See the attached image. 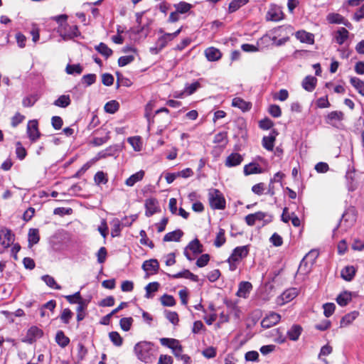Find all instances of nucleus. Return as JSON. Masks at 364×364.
I'll return each instance as SVG.
<instances>
[{
  "instance_id": "f257e3e1",
  "label": "nucleus",
  "mask_w": 364,
  "mask_h": 364,
  "mask_svg": "<svg viewBox=\"0 0 364 364\" xmlns=\"http://www.w3.org/2000/svg\"><path fill=\"white\" fill-rule=\"evenodd\" d=\"M183 28V26H181L173 33L166 32L162 28H159L158 33L160 36L158 37L155 45L149 48V53L152 55L159 54L171 41L179 35Z\"/></svg>"
},
{
  "instance_id": "f03ea898",
  "label": "nucleus",
  "mask_w": 364,
  "mask_h": 364,
  "mask_svg": "<svg viewBox=\"0 0 364 364\" xmlns=\"http://www.w3.org/2000/svg\"><path fill=\"white\" fill-rule=\"evenodd\" d=\"M154 343L148 341L137 342L134 346V353L138 360L145 363H152L155 357L153 355Z\"/></svg>"
},
{
  "instance_id": "7ed1b4c3",
  "label": "nucleus",
  "mask_w": 364,
  "mask_h": 364,
  "mask_svg": "<svg viewBox=\"0 0 364 364\" xmlns=\"http://www.w3.org/2000/svg\"><path fill=\"white\" fill-rule=\"evenodd\" d=\"M290 37L284 36L277 40L275 36H270L268 32L264 34L260 38L258 39L257 43L259 48V51H264L265 49H272L273 47H281L284 46L289 41Z\"/></svg>"
},
{
  "instance_id": "20e7f679",
  "label": "nucleus",
  "mask_w": 364,
  "mask_h": 364,
  "mask_svg": "<svg viewBox=\"0 0 364 364\" xmlns=\"http://www.w3.org/2000/svg\"><path fill=\"white\" fill-rule=\"evenodd\" d=\"M151 24H134L127 31V33L130 40L135 43H140L145 40L150 33Z\"/></svg>"
},
{
  "instance_id": "39448f33",
  "label": "nucleus",
  "mask_w": 364,
  "mask_h": 364,
  "mask_svg": "<svg viewBox=\"0 0 364 364\" xmlns=\"http://www.w3.org/2000/svg\"><path fill=\"white\" fill-rule=\"evenodd\" d=\"M208 199L209 205L213 210H222L226 207V200L224 194L218 188H211L208 189Z\"/></svg>"
},
{
  "instance_id": "423d86ee",
  "label": "nucleus",
  "mask_w": 364,
  "mask_h": 364,
  "mask_svg": "<svg viewBox=\"0 0 364 364\" xmlns=\"http://www.w3.org/2000/svg\"><path fill=\"white\" fill-rule=\"evenodd\" d=\"M344 119L345 114L341 110L331 111L324 115L325 123L338 130L346 129L345 125L342 123Z\"/></svg>"
},
{
  "instance_id": "0eeeda50",
  "label": "nucleus",
  "mask_w": 364,
  "mask_h": 364,
  "mask_svg": "<svg viewBox=\"0 0 364 364\" xmlns=\"http://www.w3.org/2000/svg\"><path fill=\"white\" fill-rule=\"evenodd\" d=\"M202 247L203 245L198 240V236H196L183 248V255L188 261L193 262L194 260V257L188 252V251H191L193 255L202 254L203 251Z\"/></svg>"
},
{
  "instance_id": "6e6552de",
  "label": "nucleus",
  "mask_w": 364,
  "mask_h": 364,
  "mask_svg": "<svg viewBox=\"0 0 364 364\" xmlns=\"http://www.w3.org/2000/svg\"><path fill=\"white\" fill-rule=\"evenodd\" d=\"M161 273L165 274L170 279H189L193 282H199V277L197 274L193 273L189 269L183 268L181 271L175 273L170 274L164 272V270H160Z\"/></svg>"
},
{
  "instance_id": "1a4fd4ad",
  "label": "nucleus",
  "mask_w": 364,
  "mask_h": 364,
  "mask_svg": "<svg viewBox=\"0 0 364 364\" xmlns=\"http://www.w3.org/2000/svg\"><path fill=\"white\" fill-rule=\"evenodd\" d=\"M250 247V244L235 247L229 256V260L240 262L248 256Z\"/></svg>"
},
{
  "instance_id": "9d476101",
  "label": "nucleus",
  "mask_w": 364,
  "mask_h": 364,
  "mask_svg": "<svg viewBox=\"0 0 364 364\" xmlns=\"http://www.w3.org/2000/svg\"><path fill=\"white\" fill-rule=\"evenodd\" d=\"M58 32L64 39L72 38L80 34L76 24H59Z\"/></svg>"
},
{
  "instance_id": "9b49d317",
  "label": "nucleus",
  "mask_w": 364,
  "mask_h": 364,
  "mask_svg": "<svg viewBox=\"0 0 364 364\" xmlns=\"http://www.w3.org/2000/svg\"><path fill=\"white\" fill-rule=\"evenodd\" d=\"M298 296V290L295 287L287 289L282 291L276 299V302L279 306H284L292 301Z\"/></svg>"
},
{
  "instance_id": "f8f14e48",
  "label": "nucleus",
  "mask_w": 364,
  "mask_h": 364,
  "mask_svg": "<svg viewBox=\"0 0 364 364\" xmlns=\"http://www.w3.org/2000/svg\"><path fill=\"white\" fill-rule=\"evenodd\" d=\"M145 216L150 218L156 213L161 211L159 200L156 198L150 196L145 200L144 203Z\"/></svg>"
},
{
  "instance_id": "ddd939ff",
  "label": "nucleus",
  "mask_w": 364,
  "mask_h": 364,
  "mask_svg": "<svg viewBox=\"0 0 364 364\" xmlns=\"http://www.w3.org/2000/svg\"><path fill=\"white\" fill-rule=\"evenodd\" d=\"M279 134L277 129H272L267 136H263L262 139V147L268 151H274L277 137Z\"/></svg>"
},
{
  "instance_id": "4468645a",
  "label": "nucleus",
  "mask_w": 364,
  "mask_h": 364,
  "mask_svg": "<svg viewBox=\"0 0 364 364\" xmlns=\"http://www.w3.org/2000/svg\"><path fill=\"white\" fill-rule=\"evenodd\" d=\"M268 171L267 168H264L255 160H252L243 167V173L245 176L254 174H262Z\"/></svg>"
},
{
  "instance_id": "2eb2a0df",
  "label": "nucleus",
  "mask_w": 364,
  "mask_h": 364,
  "mask_svg": "<svg viewBox=\"0 0 364 364\" xmlns=\"http://www.w3.org/2000/svg\"><path fill=\"white\" fill-rule=\"evenodd\" d=\"M281 315L275 311H269L261 321V327L264 329L269 328L280 322Z\"/></svg>"
},
{
  "instance_id": "dca6fc26",
  "label": "nucleus",
  "mask_w": 364,
  "mask_h": 364,
  "mask_svg": "<svg viewBox=\"0 0 364 364\" xmlns=\"http://www.w3.org/2000/svg\"><path fill=\"white\" fill-rule=\"evenodd\" d=\"M175 8L176 11L171 12L169 16V20L173 22L179 21L181 19L179 15L188 12L192 8V5L188 3L181 1L178 4H176Z\"/></svg>"
},
{
  "instance_id": "f3484780",
  "label": "nucleus",
  "mask_w": 364,
  "mask_h": 364,
  "mask_svg": "<svg viewBox=\"0 0 364 364\" xmlns=\"http://www.w3.org/2000/svg\"><path fill=\"white\" fill-rule=\"evenodd\" d=\"M235 127L238 130L241 139L247 141L249 138L247 120L242 117H238L233 121Z\"/></svg>"
},
{
  "instance_id": "a211bd4d",
  "label": "nucleus",
  "mask_w": 364,
  "mask_h": 364,
  "mask_svg": "<svg viewBox=\"0 0 364 364\" xmlns=\"http://www.w3.org/2000/svg\"><path fill=\"white\" fill-rule=\"evenodd\" d=\"M14 240V235L11 230L6 228L0 229V245L2 248H8Z\"/></svg>"
},
{
  "instance_id": "6ab92c4d",
  "label": "nucleus",
  "mask_w": 364,
  "mask_h": 364,
  "mask_svg": "<svg viewBox=\"0 0 364 364\" xmlns=\"http://www.w3.org/2000/svg\"><path fill=\"white\" fill-rule=\"evenodd\" d=\"M244 154L232 151L225 161V166L228 168H233L240 166L244 160Z\"/></svg>"
},
{
  "instance_id": "aec40b11",
  "label": "nucleus",
  "mask_w": 364,
  "mask_h": 364,
  "mask_svg": "<svg viewBox=\"0 0 364 364\" xmlns=\"http://www.w3.org/2000/svg\"><path fill=\"white\" fill-rule=\"evenodd\" d=\"M160 264L157 259L156 258H150L144 261L141 264V269L149 274V272L151 274H156L159 271Z\"/></svg>"
},
{
  "instance_id": "412c9836",
  "label": "nucleus",
  "mask_w": 364,
  "mask_h": 364,
  "mask_svg": "<svg viewBox=\"0 0 364 364\" xmlns=\"http://www.w3.org/2000/svg\"><path fill=\"white\" fill-rule=\"evenodd\" d=\"M304 328L299 323H293L287 331V340L296 342L299 341Z\"/></svg>"
},
{
  "instance_id": "4be33fe9",
  "label": "nucleus",
  "mask_w": 364,
  "mask_h": 364,
  "mask_svg": "<svg viewBox=\"0 0 364 364\" xmlns=\"http://www.w3.org/2000/svg\"><path fill=\"white\" fill-rule=\"evenodd\" d=\"M253 289L252 283L249 281H241L238 284V289L235 293L237 297L247 299Z\"/></svg>"
},
{
  "instance_id": "5701e85b",
  "label": "nucleus",
  "mask_w": 364,
  "mask_h": 364,
  "mask_svg": "<svg viewBox=\"0 0 364 364\" xmlns=\"http://www.w3.org/2000/svg\"><path fill=\"white\" fill-rule=\"evenodd\" d=\"M296 38L302 43L313 45L315 42L314 34L304 29L298 30L294 33Z\"/></svg>"
},
{
  "instance_id": "b1692460",
  "label": "nucleus",
  "mask_w": 364,
  "mask_h": 364,
  "mask_svg": "<svg viewBox=\"0 0 364 364\" xmlns=\"http://www.w3.org/2000/svg\"><path fill=\"white\" fill-rule=\"evenodd\" d=\"M284 14L282 8L277 5H272L267 11L266 18L267 21H279L283 19Z\"/></svg>"
},
{
  "instance_id": "393cba45",
  "label": "nucleus",
  "mask_w": 364,
  "mask_h": 364,
  "mask_svg": "<svg viewBox=\"0 0 364 364\" xmlns=\"http://www.w3.org/2000/svg\"><path fill=\"white\" fill-rule=\"evenodd\" d=\"M267 212L258 210L255 213L246 215L244 218V220L248 226H254L256 222L261 221L264 218L267 217Z\"/></svg>"
},
{
  "instance_id": "a878e982",
  "label": "nucleus",
  "mask_w": 364,
  "mask_h": 364,
  "mask_svg": "<svg viewBox=\"0 0 364 364\" xmlns=\"http://www.w3.org/2000/svg\"><path fill=\"white\" fill-rule=\"evenodd\" d=\"M284 177H285V174L283 172H282L281 171L276 172L274 174L273 178H271L269 180V183L268 189H267L266 194H269L271 196H273L275 194V191H274L275 183H274L279 182L280 183V186L282 188L283 187L282 179Z\"/></svg>"
},
{
  "instance_id": "bb28decb",
  "label": "nucleus",
  "mask_w": 364,
  "mask_h": 364,
  "mask_svg": "<svg viewBox=\"0 0 364 364\" xmlns=\"http://www.w3.org/2000/svg\"><path fill=\"white\" fill-rule=\"evenodd\" d=\"M357 271L358 267L353 265H346L341 270V278L346 282H350L354 279Z\"/></svg>"
},
{
  "instance_id": "cd10ccee",
  "label": "nucleus",
  "mask_w": 364,
  "mask_h": 364,
  "mask_svg": "<svg viewBox=\"0 0 364 364\" xmlns=\"http://www.w3.org/2000/svg\"><path fill=\"white\" fill-rule=\"evenodd\" d=\"M349 34V32L346 28L339 27L336 31L332 33V41L339 46H342L348 38Z\"/></svg>"
},
{
  "instance_id": "c85d7f7f",
  "label": "nucleus",
  "mask_w": 364,
  "mask_h": 364,
  "mask_svg": "<svg viewBox=\"0 0 364 364\" xmlns=\"http://www.w3.org/2000/svg\"><path fill=\"white\" fill-rule=\"evenodd\" d=\"M204 55L208 62H217L223 57V53L218 48L210 46L204 51Z\"/></svg>"
},
{
  "instance_id": "c756f323",
  "label": "nucleus",
  "mask_w": 364,
  "mask_h": 364,
  "mask_svg": "<svg viewBox=\"0 0 364 364\" xmlns=\"http://www.w3.org/2000/svg\"><path fill=\"white\" fill-rule=\"evenodd\" d=\"M231 106L240 109L242 112H247L252 109V104L240 97H235L232 100Z\"/></svg>"
},
{
  "instance_id": "7c9ffc66",
  "label": "nucleus",
  "mask_w": 364,
  "mask_h": 364,
  "mask_svg": "<svg viewBox=\"0 0 364 364\" xmlns=\"http://www.w3.org/2000/svg\"><path fill=\"white\" fill-rule=\"evenodd\" d=\"M43 334V332L41 328L37 326H32L28 330L23 341L31 344L37 339L41 338Z\"/></svg>"
},
{
  "instance_id": "2f4dec72",
  "label": "nucleus",
  "mask_w": 364,
  "mask_h": 364,
  "mask_svg": "<svg viewBox=\"0 0 364 364\" xmlns=\"http://www.w3.org/2000/svg\"><path fill=\"white\" fill-rule=\"evenodd\" d=\"M317 82L318 80L315 76L308 75L303 79L301 82V87L304 90L311 92L315 90L317 85Z\"/></svg>"
},
{
  "instance_id": "473e14b6",
  "label": "nucleus",
  "mask_w": 364,
  "mask_h": 364,
  "mask_svg": "<svg viewBox=\"0 0 364 364\" xmlns=\"http://www.w3.org/2000/svg\"><path fill=\"white\" fill-rule=\"evenodd\" d=\"M27 134L32 141H36L40 137L37 120H31L28 122Z\"/></svg>"
},
{
  "instance_id": "72a5a7b5",
  "label": "nucleus",
  "mask_w": 364,
  "mask_h": 364,
  "mask_svg": "<svg viewBox=\"0 0 364 364\" xmlns=\"http://www.w3.org/2000/svg\"><path fill=\"white\" fill-rule=\"evenodd\" d=\"M184 232L180 228H176L174 230L166 233L163 237L164 242H176L181 240Z\"/></svg>"
},
{
  "instance_id": "f704fd0d",
  "label": "nucleus",
  "mask_w": 364,
  "mask_h": 364,
  "mask_svg": "<svg viewBox=\"0 0 364 364\" xmlns=\"http://www.w3.org/2000/svg\"><path fill=\"white\" fill-rule=\"evenodd\" d=\"M360 312L357 310L350 311L341 317L340 320V328L350 326L359 316Z\"/></svg>"
},
{
  "instance_id": "c9c22d12",
  "label": "nucleus",
  "mask_w": 364,
  "mask_h": 364,
  "mask_svg": "<svg viewBox=\"0 0 364 364\" xmlns=\"http://www.w3.org/2000/svg\"><path fill=\"white\" fill-rule=\"evenodd\" d=\"M204 81L203 78L194 79L190 82H186L184 85V91L186 95L190 96L198 91L202 87L201 82Z\"/></svg>"
},
{
  "instance_id": "e433bc0d",
  "label": "nucleus",
  "mask_w": 364,
  "mask_h": 364,
  "mask_svg": "<svg viewBox=\"0 0 364 364\" xmlns=\"http://www.w3.org/2000/svg\"><path fill=\"white\" fill-rule=\"evenodd\" d=\"M145 176V171L142 169L132 173L129 177H128L125 181V184L127 186L132 187L137 182L141 181Z\"/></svg>"
},
{
  "instance_id": "4c0bfd02",
  "label": "nucleus",
  "mask_w": 364,
  "mask_h": 364,
  "mask_svg": "<svg viewBox=\"0 0 364 364\" xmlns=\"http://www.w3.org/2000/svg\"><path fill=\"white\" fill-rule=\"evenodd\" d=\"M115 76L117 77V81L115 82V90H117L119 87L124 86L126 87H129L132 85L133 82L131 80L125 76L119 71H115Z\"/></svg>"
},
{
  "instance_id": "58836bf2",
  "label": "nucleus",
  "mask_w": 364,
  "mask_h": 364,
  "mask_svg": "<svg viewBox=\"0 0 364 364\" xmlns=\"http://www.w3.org/2000/svg\"><path fill=\"white\" fill-rule=\"evenodd\" d=\"M161 287L159 282H151L144 287L145 294L144 297L146 299H153L154 296V293L157 291L158 289Z\"/></svg>"
},
{
  "instance_id": "ea45409f",
  "label": "nucleus",
  "mask_w": 364,
  "mask_h": 364,
  "mask_svg": "<svg viewBox=\"0 0 364 364\" xmlns=\"http://www.w3.org/2000/svg\"><path fill=\"white\" fill-rule=\"evenodd\" d=\"M349 81L354 89L362 96L364 97V80L355 76H350Z\"/></svg>"
},
{
  "instance_id": "a19ab883",
  "label": "nucleus",
  "mask_w": 364,
  "mask_h": 364,
  "mask_svg": "<svg viewBox=\"0 0 364 364\" xmlns=\"http://www.w3.org/2000/svg\"><path fill=\"white\" fill-rule=\"evenodd\" d=\"M336 301L341 307H345L351 302V298L347 294V289L342 290L336 296Z\"/></svg>"
},
{
  "instance_id": "79ce46f5",
  "label": "nucleus",
  "mask_w": 364,
  "mask_h": 364,
  "mask_svg": "<svg viewBox=\"0 0 364 364\" xmlns=\"http://www.w3.org/2000/svg\"><path fill=\"white\" fill-rule=\"evenodd\" d=\"M178 296L181 300V304L182 306H186L187 309L191 312L193 317L195 316V314L192 311L191 308L188 306V300L189 298V290L187 287H184L179 290Z\"/></svg>"
},
{
  "instance_id": "37998d69",
  "label": "nucleus",
  "mask_w": 364,
  "mask_h": 364,
  "mask_svg": "<svg viewBox=\"0 0 364 364\" xmlns=\"http://www.w3.org/2000/svg\"><path fill=\"white\" fill-rule=\"evenodd\" d=\"M127 142L132 146L135 151H140L142 149V138L139 135L129 136L127 138Z\"/></svg>"
},
{
  "instance_id": "c03bdc74",
  "label": "nucleus",
  "mask_w": 364,
  "mask_h": 364,
  "mask_svg": "<svg viewBox=\"0 0 364 364\" xmlns=\"http://www.w3.org/2000/svg\"><path fill=\"white\" fill-rule=\"evenodd\" d=\"M161 304L164 307H173L176 304V300L172 294L164 293L159 298Z\"/></svg>"
},
{
  "instance_id": "a18cd8bd",
  "label": "nucleus",
  "mask_w": 364,
  "mask_h": 364,
  "mask_svg": "<svg viewBox=\"0 0 364 364\" xmlns=\"http://www.w3.org/2000/svg\"><path fill=\"white\" fill-rule=\"evenodd\" d=\"M225 242V230L222 228H219L218 232L216 233L215 238L213 240V245L217 248H220L223 246Z\"/></svg>"
},
{
  "instance_id": "49530a36",
  "label": "nucleus",
  "mask_w": 364,
  "mask_h": 364,
  "mask_svg": "<svg viewBox=\"0 0 364 364\" xmlns=\"http://www.w3.org/2000/svg\"><path fill=\"white\" fill-rule=\"evenodd\" d=\"M274 122L269 117L265 116L258 122V127L262 130L267 131L274 129Z\"/></svg>"
},
{
  "instance_id": "de8ad7c7",
  "label": "nucleus",
  "mask_w": 364,
  "mask_h": 364,
  "mask_svg": "<svg viewBox=\"0 0 364 364\" xmlns=\"http://www.w3.org/2000/svg\"><path fill=\"white\" fill-rule=\"evenodd\" d=\"M223 141L225 143L220 146L222 149H224L228 144V132L222 131L215 134L213 142L214 144H220Z\"/></svg>"
},
{
  "instance_id": "09e8293b",
  "label": "nucleus",
  "mask_w": 364,
  "mask_h": 364,
  "mask_svg": "<svg viewBox=\"0 0 364 364\" xmlns=\"http://www.w3.org/2000/svg\"><path fill=\"white\" fill-rule=\"evenodd\" d=\"M164 313L166 319L171 323H172L173 326L178 325V323L180 321L179 315L176 311L164 309Z\"/></svg>"
},
{
  "instance_id": "8fccbe9b",
  "label": "nucleus",
  "mask_w": 364,
  "mask_h": 364,
  "mask_svg": "<svg viewBox=\"0 0 364 364\" xmlns=\"http://www.w3.org/2000/svg\"><path fill=\"white\" fill-rule=\"evenodd\" d=\"M71 100L69 95H60L53 102V105L56 107L65 108L70 105Z\"/></svg>"
},
{
  "instance_id": "3c124183",
  "label": "nucleus",
  "mask_w": 364,
  "mask_h": 364,
  "mask_svg": "<svg viewBox=\"0 0 364 364\" xmlns=\"http://www.w3.org/2000/svg\"><path fill=\"white\" fill-rule=\"evenodd\" d=\"M55 341L60 347L65 348L69 344L70 338L62 331H59L56 333Z\"/></svg>"
},
{
  "instance_id": "603ef678",
  "label": "nucleus",
  "mask_w": 364,
  "mask_h": 364,
  "mask_svg": "<svg viewBox=\"0 0 364 364\" xmlns=\"http://www.w3.org/2000/svg\"><path fill=\"white\" fill-rule=\"evenodd\" d=\"M210 259V255L208 253H203L196 259L195 264L197 268H203L208 264Z\"/></svg>"
},
{
  "instance_id": "864d4df0",
  "label": "nucleus",
  "mask_w": 364,
  "mask_h": 364,
  "mask_svg": "<svg viewBox=\"0 0 364 364\" xmlns=\"http://www.w3.org/2000/svg\"><path fill=\"white\" fill-rule=\"evenodd\" d=\"M135 60V55L133 53H129L120 56L117 60L119 67H124L132 63Z\"/></svg>"
},
{
  "instance_id": "5fc2aeb1",
  "label": "nucleus",
  "mask_w": 364,
  "mask_h": 364,
  "mask_svg": "<svg viewBox=\"0 0 364 364\" xmlns=\"http://www.w3.org/2000/svg\"><path fill=\"white\" fill-rule=\"evenodd\" d=\"M286 24H282L279 25L268 31L270 36H274L276 37L277 40H279L280 38L284 36L285 35H283L282 33L286 31Z\"/></svg>"
},
{
  "instance_id": "6e6d98bb",
  "label": "nucleus",
  "mask_w": 364,
  "mask_h": 364,
  "mask_svg": "<svg viewBox=\"0 0 364 364\" xmlns=\"http://www.w3.org/2000/svg\"><path fill=\"white\" fill-rule=\"evenodd\" d=\"M133 322L134 318L132 316L122 317L119 320V326L123 331L127 332L130 330Z\"/></svg>"
},
{
  "instance_id": "4d7b16f0",
  "label": "nucleus",
  "mask_w": 364,
  "mask_h": 364,
  "mask_svg": "<svg viewBox=\"0 0 364 364\" xmlns=\"http://www.w3.org/2000/svg\"><path fill=\"white\" fill-rule=\"evenodd\" d=\"M323 315L326 318L331 317L335 312L336 306L333 302H326L323 304Z\"/></svg>"
},
{
  "instance_id": "13d9d810",
  "label": "nucleus",
  "mask_w": 364,
  "mask_h": 364,
  "mask_svg": "<svg viewBox=\"0 0 364 364\" xmlns=\"http://www.w3.org/2000/svg\"><path fill=\"white\" fill-rule=\"evenodd\" d=\"M267 112L274 118H279L282 114L281 107L277 104H270L268 106Z\"/></svg>"
},
{
  "instance_id": "bf43d9fd",
  "label": "nucleus",
  "mask_w": 364,
  "mask_h": 364,
  "mask_svg": "<svg viewBox=\"0 0 364 364\" xmlns=\"http://www.w3.org/2000/svg\"><path fill=\"white\" fill-rule=\"evenodd\" d=\"M283 328L279 327L272 330V332H275L277 336L273 339L274 342L278 344H283L287 341V336H285L282 332Z\"/></svg>"
},
{
  "instance_id": "052dcab7",
  "label": "nucleus",
  "mask_w": 364,
  "mask_h": 364,
  "mask_svg": "<svg viewBox=\"0 0 364 364\" xmlns=\"http://www.w3.org/2000/svg\"><path fill=\"white\" fill-rule=\"evenodd\" d=\"M41 279L49 287L53 289L60 290L62 289L61 286L58 284L55 279L50 275H43Z\"/></svg>"
},
{
  "instance_id": "680f3d73",
  "label": "nucleus",
  "mask_w": 364,
  "mask_h": 364,
  "mask_svg": "<svg viewBox=\"0 0 364 364\" xmlns=\"http://www.w3.org/2000/svg\"><path fill=\"white\" fill-rule=\"evenodd\" d=\"M331 106L328 95L318 97L316 101V107L318 109L329 108Z\"/></svg>"
},
{
  "instance_id": "e2e57ef3",
  "label": "nucleus",
  "mask_w": 364,
  "mask_h": 364,
  "mask_svg": "<svg viewBox=\"0 0 364 364\" xmlns=\"http://www.w3.org/2000/svg\"><path fill=\"white\" fill-rule=\"evenodd\" d=\"M178 341L179 340L176 338L167 337H162L159 339L161 345L169 349L173 346H175L176 344H178Z\"/></svg>"
},
{
  "instance_id": "0e129e2a",
  "label": "nucleus",
  "mask_w": 364,
  "mask_h": 364,
  "mask_svg": "<svg viewBox=\"0 0 364 364\" xmlns=\"http://www.w3.org/2000/svg\"><path fill=\"white\" fill-rule=\"evenodd\" d=\"M203 356L206 359H213L217 355V348L214 346H208L201 352Z\"/></svg>"
},
{
  "instance_id": "69168bd1",
  "label": "nucleus",
  "mask_w": 364,
  "mask_h": 364,
  "mask_svg": "<svg viewBox=\"0 0 364 364\" xmlns=\"http://www.w3.org/2000/svg\"><path fill=\"white\" fill-rule=\"evenodd\" d=\"M245 360L246 362L258 363L259 361V354L257 350H249L245 353Z\"/></svg>"
},
{
  "instance_id": "338daca9",
  "label": "nucleus",
  "mask_w": 364,
  "mask_h": 364,
  "mask_svg": "<svg viewBox=\"0 0 364 364\" xmlns=\"http://www.w3.org/2000/svg\"><path fill=\"white\" fill-rule=\"evenodd\" d=\"M39 233L37 229H30L28 232V243L29 245L33 246L39 241Z\"/></svg>"
},
{
  "instance_id": "774afa93",
  "label": "nucleus",
  "mask_w": 364,
  "mask_h": 364,
  "mask_svg": "<svg viewBox=\"0 0 364 364\" xmlns=\"http://www.w3.org/2000/svg\"><path fill=\"white\" fill-rule=\"evenodd\" d=\"M269 242L275 247L283 245V237L277 232H274L269 239Z\"/></svg>"
}]
</instances>
